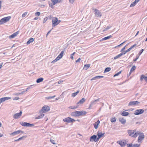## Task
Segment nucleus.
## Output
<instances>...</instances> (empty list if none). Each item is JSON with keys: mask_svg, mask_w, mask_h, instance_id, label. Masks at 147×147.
<instances>
[{"mask_svg": "<svg viewBox=\"0 0 147 147\" xmlns=\"http://www.w3.org/2000/svg\"><path fill=\"white\" fill-rule=\"evenodd\" d=\"M87 112L84 111H76L71 113L70 115L72 117H76L84 115Z\"/></svg>", "mask_w": 147, "mask_h": 147, "instance_id": "obj_1", "label": "nucleus"}, {"mask_svg": "<svg viewBox=\"0 0 147 147\" xmlns=\"http://www.w3.org/2000/svg\"><path fill=\"white\" fill-rule=\"evenodd\" d=\"M127 133L129 136L133 138H136L139 134L138 131L136 132V130H129L127 131Z\"/></svg>", "mask_w": 147, "mask_h": 147, "instance_id": "obj_2", "label": "nucleus"}, {"mask_svg": "<svg viewBox=\"0 0 147 147\" xmlns=\"http://www.w3.org/2000/svg\"><path fill=\"white\" fill-rule=\"evenodd\" d=\"M11 18V16L4 17L0 20V25L2 24L8 22Z\"/></svg>", "mask_w": 147, "mask_h": 147, "instance_id": "obj_3", "label": "nucleus"}, {"mask_svg": "<svg viewBox=\"0 0 147 147\" xmlns=\"http://www.w3.org/2000/svg\"><path fill=\"white\" fill-rule=\"evenodd\" d=\"M139 133L138 135H139L138 139V143L141 142L144 139V134L141 131H138Z\"/></svg>", "mask_w": 147, "mask_h": 147, "instance_id": "obj_4", "label": "nucleus"}, {"mask_svg": "<svg viewBox=\"0 0 147 147\" xmlns=\"http://www.w3.org/2000/svg\"><path fill=\"white\" fill-rule=\"evenodd\" d=\"M64 51L63 50L61 53H60V54L56 58V59L52 61L51 62V63H53L57 61H58L63 56V54L64 52Z\"/></svg>", "mask_w": 147, "mask_h": 147, "instance_id": "obj_5", "label": "nucleus"}, {"mask_svg": "<svg viewBox=\"0 0 147 147\" xmlns=\"http://www.w3.org/2000/svg\"><path fill=\"white\" fill-rule=\"evenodd\" d=\"M52 2L53 3L49 2V4L51 8H53V5H55V4L58 3H60L61 1V0H51Z\"/></svg>", "mask_w": 147, "mask_h": 147, "instance_id": "obj_6", "label": "nucleus"}, {"mask_svg": "<svg viewBox=\"0 0 147 147\" xmlns=\"http://www.w3.org/2000/svg\"><path fill=\"white\" fill-rule=\"evenodd\" d=\"M63 121L66 123H73L75 122L76 120L74 119L68 117L63 119Z\"/></svg>", "mask_w": 147, "mask_h": 147, "instance_id": "obj_7", "label": "nucleus"}, {"mask_svg": "<svg viewBox=\"0 0 147 147\" xmlns=\"http://www.w3.org/2000/svg\"><path fill=\"white\" fill-rule=\"evenodd\" d=\"M50 109V107L48 106L45 105L42 107V109L40 110L41 111H42L43 112L45 113L49 111Z\"/></svg>", "mask_w": 147, "mask_h": 147, "instance_id": "obj_8", "label": "nucleus"}, {"mask_svg": "<svg viewBox=\"0 0 147 147\" xmlns=\"http://www.w3.org/2000/svg\"><path fill=\"white\" fill-rule=\"evenodd\" d=\"M20 123L22 126L24 127H32L34 126V125L24 122H20Z\"/></svg>", "mask_w": 147, "mask_h": 147, "instance_id": "obj_9", "label": "nucleus"}, {"mask_svg": "<svg viewBox=\"0 0 147 147\" xmlns=\"http://www.w3.org/2000/svg\"><path fill=\"white\" fill-rule=\"evenodd\" d=\"M94 12L96 17H101L102 16V14L98 10L96 9H94Z\"/></svg>", "mask_w": 147, "mask_h": 147, "instance_id": "obj_10", "label": "nucleus"}, {"mask_svg": "<svg viewBox=\"0 0 147 147\" xmlns=\"http://www.w3.org/2000/svg\"><path fill=\"white\" fill-rule=\"evenodd\" d=\"M99 140L98 138H97V136L96 135H93L91 136L90 138V141L91 142H93L94 141L95 142H97Z\"/></svg>", "mask_w": 147, "mask_h": 147, "instance_id": "obj_11", "label": "nucleus"}, {"mask_svg": "<svg viewBox=\"0 0 147 147\" xmlns=\"http://www.w3.org/2000/svg\"><path fill=\"white\" fill-rule=\"evenodd\" d=\"M144 110L143 109H139L136 110L134 112V114L135 115H139L143 113Z\"/></svg>", "mask_w": 147, "mask_h": 147, "instance_id": "obj_12", "label": "nucleus"}, {"mask_svg": "<svg viewBox=\"0 0 147 147\" xmlns=\"http://www.w3.org/2000/svg\"><path fill=\"white\" fill-rule=\"evenodd\" d=\"M140 102L137 101H134L130 102L129 104V106L137 105Z\"/></svg>", "mask_w": 147, "mask_h": 147, "instance_id": "obj_13", "label": "nucleus"}, {"mask_svg": "<svg viewBox=\"0 0 147 147\" xmlns=\"http://www.w3.org/2000/svg\"><path fill=\"white\" fill-rule=\"evenodd\" d=\"M57 18H54L52 20V27H54L57 25Z\"/></svg>", "mask_w": 147, "mask_h": 147, "instance_id": "obj_14", "label": "nucleus"}, {"mask_svg": "<svg viewBox=\"0 0 147 147\" xmlns=\"http://www.w3.org/2000/svg\"><path fill=\"white\" fill-rule=\"evenodd\" d=\"M21 132L22 133H23V132L20 130H19L16 131H15L13 133H11L10 134V135L11 136H14L16 135H18Z\"/></svg>", "mask_w": 147, "mask_h": 147, "instance_id": "obj_15", "label": "nucleus"}, {"mask_svg": "<svg viewBox=\"0 0 147 147\" xmlns=\"http://www.w3.org/2000/svg\"><path fill=\"white\" fill-rule=\"evenodd\" d=\"M22 112L20 111V113H16L14 114L13 116V117L15 119H17L19 118L22 115Z\"/></svg>", "mask_w": 147, "mask_h": 147, "instance_id": "obj_16", "label": "nucleus"}, {"mask_svg": "<svg viewBox=\"0 0 147 147\" xmlns=\"http://www.w3.org/2000/svg\"><path fill=\"white\" fill-rule=\"evenodd\" d=\"M140 144H127V147H139Z\"/></svg>", "mask_w": 147, "mask_h": 147, "instance_id": "obj_17", "label": "nucleus"}, {"mask_svg": "<svg viewBox=\"0 0 147 147\" xmlns=\"http://www.w3.org/2000/svg\"><path fill=\"white\" fill-rule=\"evenodd\" d=\"M105 134V133H102L100 131H98L97 132V136H98V138L99 140L100 138L102 137L103 136H104Z\"/></svg>", "mask_w": 147, "mask_h": 147, "instance_id": "obj_18", "label": "nucleus"}, {"mask_svg": "<svg viewBox=\"0 0 147 147\" xmlns=\"http://www.w3.org/2000/svg\"><path fill=\"white\" fill-rule=\"evenodd\" d=\"M19 31H17L15 33H13L9 37V38H14L16 36L18 35V34L19 33Z\"/></svg>", "mask_w": 147, "mask_h": 147, "instance_id": "obj_19", "label": "nucleus"}, {"mask_svg": "<svg viewBox=\"0 0 147 147\" xmlns=\"http://www.w3.org/2000/svg\"><path fill=\"white\" fill-rule=\"evenodd\" d=\"M119 121L122 124H125L126 122V120L123 117H120L119 119Z\"/></svg>", "mask_w": 147, "mask_h": 147, "instance_id": "obj_20", "label": "nucleus"}, {"mask_svg": "<svg viewBox=\"0 0 147 147\" xmlns=\"http://www.w3.org/2000/svg\"><path fill=\"white\" fill-rule=\"evenodd\" d=\"M100 123V121L99 120H98L97 122H95L94 124V126L95 129H97L98 128V126L99 124Z\"/></svg>", "mask_w": 147, "mask_h": 147, "instance_id": "obj_21", "label": "nucleus"}, {"mask_svg": "<svg viewBox=\"0 0 147 147\" xmlns=\"http://www.w3.org/2000/svg\"><path fill=\"white\" fill-rule=\"evenodd\" d=\"M143 79L147 82V76H146L144 75H141L140 77V80L142 81Z\"/></svg>", "mask_w": 147, "mask_h": 147, "instance_id": "obj_22", "label": "nucleus"}, {"mask_svg": "<svg viewBox=\"0 0 147 147\" xmlns=\"http://www.w3.org/2000/svg\"><path fill=\"white\" fill-rule=\"evenodd\" d=\"M85 99L84 98H82L77 102V105L81 104L84 103L85 101Z\"/></svg>", "mask_w": 147, "mask_h": 147, "instance_id": "obj_23", "label": "nucleus"}, {"mask_svg": "<svg viewBox=\"0 0 147 147\" xmlns=\"http://www.w3.org/2000/svg\"><path fill=\"white\" fill-rule=\"evenodd\" d=\"M121 114L123 116H126L128 115L129 113L127 112L123 111L121 113Z\"/></svg>", "mask_w": 147, "mask_h": 147, "instance_id": "obj_24", "label": "nucleus"}, {"mask_svg": "<svg viewBox=\"0 0 147 147\" xmlns=\"http://www.w3.org/2000/svg\"><path fill=\"white\" fill-rule=\"evenodd\" d=\"M1 98L2 99V101L3 102H4L5 100L11 99V97H4Z\"/></svg>", "mask_w": 147, "mask_h": 147, "instance_id": "obj_25", "label": "nucleus"}, {"mask_svg": "<svg viewBox=\"0 0 147 147\" xmlns=\"http://www.w3.org/2000/svg\"><path fill=\"white\" fill-rule=\"evenodd\" d=\"M100 100V98H98L96 100H93L91 102L92 105H95L96 104V102L97 101H99Z\"/></svg>", "mask_w": 147, "mask_h": 147, "instance_id": "obj_26", "label": "nucleus"}, {"mask_svg": "<svg viewBox=\"0 0 147 147\" xmlns=\"http://www.w3.org/2000/svg\"><path fill=\"white\" fill-rule=\"evenodd\" d=\"M90 64L85 65L84 66L83 69L86 70L90 67Z\"/></svg>", "mask_w": 147, "mask_h": 147, "instance_id": "obj_27", "label": "nucleus"}, {"mask_svg": "<svg viewBox=\"0 0 147 147\" xmlns=\"http://www.w3.org/2000/svg\"><path fill=\"white\" fill-rule=\"evenodd\" d=\"M138 3V2L136 0H135L130 5V7H134V6L136 5V3Z\"/></svg>", "mask_w": 147, "mask_h": 147, "instance_id": "obj_28", "label": "nucleus"}, {"mask_svg": "<svg viewBox=\"0 0 147 147\" xmlns=\"http://www.w3.org/2000/svg\"><path fill=\"white\" fill-rule=\"evenodd\" d=\"M123 55L122 53H120L119 54L117 55V56L114 57V59H116L119 58V57H121Z\"/></svg>", "mask_w": 147, "mask_h": 147, "instance_id": "obj_29", "label": "nucleus"}, {"mask_svg": "<svg viewBox=\"0 0 147 147\" xmlns=\"http://www.w3.org/2000/svg\"><path fill=\"white\" fill-rule=\"evenodd\" d=\"M79 91L78 90L76 92H74L71 94V96L73 97H74L76 96L77 94L79 93Z\"/></svg>", "mask_w": 147, "mask_h": 147, "instance_id": "obj_30", "label": "nucleus"}, {"mask_svg": "<svg viewBox=\"0 0 147 147\" xmlns=\"http://www.w3.org/2000/svg\"><path fill=\"white\" fill-rule=\"evenodd\" d=\"M43 78H40L37 79L36 81V82L37 83H39L42 82L43 80Z\"/></svg>", "mask_w": 147, "mask_h": 147, "instance_id": "obj_31", "label": "nucleus"}, {"mask_svg": "<svg viewBox=\"0 0 147 147\" xmlns=\"http://www.w3.org/2000/svg\"><path fill=\"white\" fill-rule=\"evenodd\" d=\"M44 113L42 111H41L40 110L39 111V115H40L42 118L45 115L44 114H43Z\"/></svg>", "mask_w": 147, "mask_h": 147, "instance_id": "obj_32", "label": "nucleus"}, {"mask_svg": "<svg viewBox=\"0 0 147 147\" xmlns=\"http://www.w3.org/2000/svg\"><path fill=\"white\" fill-rule=\"evenodd\" d=\"M112 37V36L111 35H110L109 36H108L105 37L104 38H103L102 39V40H107V39H109L110 38H111Z\"/></svg>", "mask_w": 147, "mask_h": 147, "instance_id": "obj_33", "label": "nucleus"}, {"mask_svg": "<svg viewBox=\"0 0 147 147\" xmlns=\"http://www.w3.org/2000/svg\"><path fill=\"white\" fill-rule=\"evenodd\" d=\"M33 41H34L33 38H31L27 41V43L28 44H30V43L32 42Z\"/></svg>", "mask_w": 147, "mask_h": 147, "instance_id": "obj_34", "label": "nucleus"}, {"mask_svg": "<svg viewBox=\"0 0 147 147\" xmlns=\"http://www.w3.org/2000/svg\"><path fill=\"white\" fill-rule=\"evenodd\" d=\"M26 137L25 136H23L20 138H18V139H17V140H14V142H17V141H20V140H21L22 139H23V138H26Z\"/></svg>", "mask_w": 147, "mask_h": 147, "instance_id": "obj_35", "label": "nucleus"}, {"mask_svg": "<svg viewBox=\"0 0 147 147\" xmlns=\"http://www.w3.org/2000/svg\"><path fill=\"white\" fill-rule=\"evenodd\" d=\"M119 144L121 146H123L125 145V143L124 142H123L122 141H119Z\"/></svg>", "mask_w": 147, "mask_h": 147, "instance_id": "obj_36", "label": "nucleus"}, {"mask_svg": "<svg viewBox=\"0 0 147 147\" xmlns=\"http://www.w3.org/2000/svg\"><path fill=\"white\" fill-rule=\"evenodd\" d=\"M116 121V118L115 117L111 118V122H115Z\"/></svg>", "mask_w": 147, "mask_h": 147, "instance_id": "obj_37", "label": "nucleus"}, {"mask_svg": "<svg viewBox=\"0 0 147 147\" xmlns=\"http://www.w3.org/2000/svg\"><path fill=\"white\" fill-rule=\"evenodd\" d=\"M111 70L110 67H107L105 69L104 72H108L110 71Z\"/></svg>", "mask_w": 147, "mask_h": 147, "instance_id": "obj_38", "label": "nucleus"}, {"mask_svg": "<svg viewBox=\"0 0 147 147\" xmlns=\"http://www.w3.org/2000/svg\"><path fill=\"white\" fill-rule=\"evenodd\" d=\"M136 69V67L135 66H133L130 69V72H132L134 71Z\"/></svg>", "mask_w": 147, "mask_h": 147, "instance_id": "obj_39", "label": "nucleus"}, {"mask_svg": "<svg viewBox=\"0 0 147 147\" xmlns=\"http://www.w3.org/2000/svg\"><path fill=\"white\" fill-rule=\"evenodd\" d=\"M130 50H130V49L129 48L127 50L124 51L122 53L123 55H124L127 52L130 51Z\"/></svg>", "mask_w": 147, "mask_h": 147, "instance_id": "obj_40", "label": "nucleus"}, {"mask_svg": "<svg viewBox=\"0 0 147 147\" xmlns=\"http://www.w3.org/2000/svg\"><path fill=\"white\" fill-rule=\"evenodd\" d=\"M121 72V71H120L118 72H117V73L116 74L114 75V77H115L116 76H117L118 75H119Z\"/></svg>", "mask_w": 147, "mask_h": 147, "instance_id": "obj_41", "label": "nucleus"}, {"mask_svg": "<svg viewBox=\"0 0 147 147\" xmlns=\"http://www.w3.org/2000/svg\"><path fill=\"white\" fill-rule=\"evenodd\" d=\"M50 142L52 143L53 144H56L55 143V140H53V139H50Z\"/></svg>", "mask_w": 147, "mask_h": 147, "instance_id": "obj_42", "label": "nucleus"}, {"mask_svg": "<svg viewBox=\"0 0 147 147\" xmlns=\"http://www.w3.org/2000/svg\"><path fill=\"white\" fill-rule=\"evenodd\" d=\"M34 86V85H32L29 86L28 88H27L26 89V90L25 91H27L28 90H29L30 89V88H32V87Z\"/></svg>", "mask_w": 147, "mask_h": 147, "instance_id": "obj_43", "label": "nucleus"}, {"mask_svg": "<svg viewBox=\"0 0 147 147\" xmlns=\"http://www.w3.org/2000/svg\"><path fill=\"white\" fill-rule=\"evenodd\" d=\"M55 95H54V96H49L47 97V99H51L52 98H54L55 97Z\"/></svg>", "mask_w": 147, "mask_h": 147, "instance_id": "obj_44", "label": "nucleus"}, {"mask_svg": "<svg viewBox=\"0 0 147 147\" xmlns=\"http://www.w3.org/2000/svg\"><path fill=\"white\" fill-rule=\"evenodd\" d=\"M144 51V49H141L140 51L138 53V56H140V55H141V54L143 53V51Z\"/></svg>", "mask_w": 147, "mask_h": 147, "instance_id": "obj_45", "label": "nucleus"}, {"mask_svg": "<svg viewBox=\"0 0 147 147\" xmlns=\"http://www.w3.org/2000/svg\"><path fill=\"white\" fill-rule=\"evenodd\" d=\"M104 77V76H96V79H100L102 78H103Z\"/></svg>", "mask_w": 147, "mask_h": 147, "instance_id": "obj_46", "label": "nucleus"}, {"mask_svg": "<svg viewBox=\"0 0 147 147\" xmlns=\"http://www.w3.org/2000/svg\"><path fill=\"white\" fill-rule=\"evenodd\" d=\"M27 14V12H25L22 15V17L24 18L26 16Z\"/></svg>", "mask_w": 147, "mask_h": 147, "instance_id": "obj_47", "label": "nucleus"}, {"mask_svg": "<svg viewBox=\"0 0 147 147\" xmlns=\"http://www.w3.org/2000/svg\"><path fill=\"white\" fill-rule=\"evenodd\" d=\"M139 56H138V55H137L136 56V58L134 59L133 61H137V59H138L139 58Z\"/></svg>", "mask_w": 147, "mask_h": 147, "instance_id": "obj_48", "label": "nucleus"}, {"mask_svg": "<svg viewBox=\"0 0 147 147\" xmlns=\"http://www.w3.org/2000/svg\"><path fill=\"white\" fill-rule=\"evenodd\" d=\"M40 13L39 12H37L35 13V15L36 16H39L40 15Z\"/></svg>", "mask_w": 147, "mask_h": 147, "instance_id": "obj_49", "label": "nucleus"}, {"mask_svg": "<svg viewBox=\"0 0 147 147\" xmlns=\"http://www.w3.org/2000/svg\"><path fill=\"white\" fill-rule=\"evenodd\" d=\"M48 19V18L47 17H46V18H44V19L43 23H45L46 22V21Z\"/></svg>", "mask_w": 147, "mask_h": 147, "instance_id": "obj_50", "label": "nucleus"}, {"mask_svg": "<svg viewBox=\"0 0 147 147\" xmlns=\"http://www.w3.org/2000/svg\"><path fill=\"white\" fill-rule=\"evenodd\" d=\"M136 44L134 45L131 46L129 49L130 50L132 49L133 48L136 46Z\"/></svg>", "mask_w": 147, "mask_h": 147, "instance_id": "obj_51", "label": "nucleus"}, {"mask_svg": "<svg viewBox=\"0 0 147 147\" xmlns=\"http://www.w3.org/2000/svg\"><path fill=\"white\" fill-rule=\"evenodd\" d=\"M19 99V98L18 97H16L15 98H13V100H18Z\"/></svg>", "mask_w": 147, "mask_h": 147, "instance_id": "obj_52", "label": "nucleus"}, {"mask_svg": "<svg viewBox=\"0 0 147 147\" xmlns=\"http://www.w3.org/2000/svg\"><path fill=\"white\" fill-rule=\"evenodd\" d=\"M35 118L36 119H41L42 118L40 116V115H39L38 116L36 117Z\"/></svg>", "mask_w": 147, "mask_h": 147, "instance_id": "obj_53", "label": "nucleus"}, {"mask_svg": "<svg viewBox=\"0 0 147 147\" xmlns=\"http://www.w3.org/2000/svg\"><path fill=\"white\" fill-rule=\"evenodd\" d=\"M76 0H69V2L70 3L72 4Z\"/></svg>", "mask_w": 147, "mask_h": 147, "instance_id": "obj_54", "label": "nucleus"}, {"mask_svg": "<svg viewBox=\"0 0 147 147\" xmlns=\"http://www.w3.org/2000/svg\"><path fill=\"white\" fill-rule=\"evenodd\" d=\"M127 46V45H126L125 47H124L123 48H122V49L121 50V52H123L125 49V47Z\"/></svg>", "mask_w": 147, "mask_h": 147, "instance_id": "obj_55", "label": "nucleus"}, {"mask_svg": "<svg viewBox=\"0 0 147 147\" xmlns=\"http://www.w3.org/2000/svg\"><path fill=\"white\" fill-rule=\"evenodd\" d=\"M125 41H124V42H123V43H121V44L115 47V48H116V47H119L120 46H121L123 44H124V43H125Z\"/></svg>", "mask_w": 147, "mask_h": 147, "instance_id": "obj_56", "label": "nucleus"}, {"mask_svg": "<svg viewBox=\"0 0 147 147\" xmlns=\"http://www.w3.org/2000/svg\"><path fill=\"white\" fill-rule=\"evenodd\" d=\"M20 94V93H14L13 94V95H15V96H18Z\"/></svg>", "mask_w": 147, "mask_h": 147, "instance_id": "obj_57", "label": "nucleus"}, {"mask_svg": "<svg viewBox=\"0 0 147 147\" xmlns=\"http://www.w3.org/2000/svg\"><path fill=\"white\" fill-rule=\"evenodd\" d=\"M78 106H79V105H75V106H73V109L77 108L78 107Z\"/></svg>", "mask_w": 147, "mask_h": 147, "instance_id": "obj_58", "label": "nucleus"}, {"mask_svg": "<svg viewBox=\"0 0 147 147\" xmlns=\"http://www.w3.org/2000/svg\"><path fill=\"white\" fill-rule=\"evenodd\" d=\"M63 80H60L58 82V84H60L61 83L63 82Z\"/></svg>", "mask_w": 147, "mask_h": 147, "instance_id": "obj_59", "label": "nucleus"}, {"mask_svg": "<svg viewBox=\"0 0 147 147\" xmlns=\"http://www.w3.org/2000/svg\"><path fill=\"white\" fill-rule=\"evenodd\" d=\"M80 58H79V59H78L76 61V63H77V62H80Z\"/></svg>", "mask_w": 147, "mask_h": 147, "instance_id": "obj_60", "label": "nucleus"}, {"mask_svg": "<svg viewBox=\"0 0 147 147\" xmlns=\"http://www.w3.org/2000/svg\"><path fill=\"white\" fill-rule=\"evenodd\" d=\"M96 76L92 78L91 79V80H96Z\"/></svg>", "mask_w": 147, "mask_h": 147, "instance_id": "obj_61", "label": "nucleus"}, {"mask_svg": "<svg viewBox=\"0 0 147 147\" xmlns=\"http://www.w3.org/2000/svg\"><path fill=\"white\" fill-rule=\"evenodd\" d=\"M3 64V63H0V69L2 67V66Z\"/></svg>", "mask_w": 147, "mask_h": 147, "instance_id": "obj_62", "label": "nucleus"}, {"mask_svg": "<svg viewBox=\"0 0 147 147\" xmlns=\"http://www.w3.org/2000/svg\"><path fill=\"white\" fill-rule=\"evenodd\" d=\"M51 32V30H50V31H49L47 33V35H46V36L47 37L48 36V34H49V33L50 32Z\"/></svg>", "mask_w": 147, "mask_h": 147, "instance_id": "obj_63", "label": "nucleus"}, {"mask_svg": "<svg viewBox=\"0 0 147 147\" xmlns=\"http://www.w3.org/2000/svg\"><path fill=\"white\" fill-rule=\"evenodd\" d=\"M110 28V27L107 26L105 29L106 30L109 29Z\"/></svg>", "mask_w": 147, "mask_h": 147, "instance_id": "obj_64", "label": "nucleus"}]
</instances>
